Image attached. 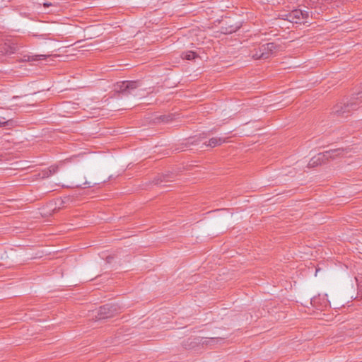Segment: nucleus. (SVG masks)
<instances>
[{
    "label": "nucleus",
    "mask_w": 362,
    "mask_h": 362,
    "mask_svg": "<svg viewBox=\"0 0 362 362\" xmlns=\"http://www.w3.org/2000/svg\"><path fill=\"white\" fill-rule=\"evenodd\" d=\"M120 307L117 304L108 303L99 308L95 315L96 320H103L113 317L120 310Z\"/></svg>",
    "instance_id": "1"
},
{
    "label": "nucleus",
    "mask_w": 362,
    "mask_h": 362,
    "mask_svg": "<svg viewBox=\"0 0 362 362\" xmlns=\"http://www.w3.org/2000/svg\"><path fill=\"white\" fill-rule=\"evenodd\" d=\"M284 19L293 23H306V20L309 17V12L308 11H303L300 9H294L284 15Z\"/></svg>",
    "instance_id": "2"
},
{
    "label": "nucleus",
    "mask_w": 362,
    "mask_h": 362,
    "mask_svg": "<svg viewBox=\"0 0 362 362\" xmlns=\"http://www.w3.org/2000/svg\"><path fill=\"white\" fill-rule=\"evenodd\" d=\"M139 86V82L135 81H122L118 84L117 91L124 95L132 94V90H135Z\"/></svg>",
    "instance_id": "3"
},
{
    "label": "nucleus",
    "mask_w": 362,
    "mask_h": 362,
    "mask_svg": "<svg viewBox=\"0 0 362 362\" xmlns=\"http://www.w3.org/2000/svg\"><path fill=\"white\" fill-rule=\"evenodd\" d=\"M259 52H264L263 59H268L277 49L279 46L274 42H268L261 45Z\"/></svg>",
    "instance_id": "4"
},
{
    "label": "nucleus",
    "mask_w": 362,
    "mask_h": 362,
    "mask_svg": "<svg viewBox=\"0 0 362 362\" xmlns=\"http://www.w3.org/2000/svg\"><path fill=\"white\" fill-rule=\"evenodd\" d=\"M18 49L19 47L16 43L8 41L1 45V52L9 55L17 52Z\"/></svg>",
    "instance_id": "5"
},
{
    "label": "nucleus",
    "mask_w": 362,
    "mask_h": 362,
    "mask_svg": "<svg viewBox=\"0 0 362 362\" xmlns=\"http://www.w3.org/2000/svg\"><path fill=\"white\" fill-rule=\"evenodd\" d=\"M202 338L201 337L194 338H188L182 342V346L185 349H194L199 345H202Z\"/></svg>",
    "instance_id": "6"
},
{
    "label": "nucleus",
    "mask_w": 362,
    "mask_h": 362,
    "mask_svg": "<svg viewBox=\"0 0 362 362\" xmlns=\"http://www.w3.org/2000/svg\"><path fill=\"white\" fill-rule=\"evenodd\" d=\"M326 162V158H325V155L323 153H320L317 156H313L309 161L308 164V168H314L322 163Z\"/></svg>",
    "instance_id": "7"
},
{
    "label": "nucleus",
    "mask_w": 362,
    "mask_h": 362,
    "mask_svg": "<svg viewBox=\"0 0 362 362\" xmlns=\"http://www.w3.org/2000/svg\"><path fill=\"white\" fill-rule=\"evenodd\" d=\"M344 153V150L343 148H336L325 151L323 152V155H325L326 161H327L329 159H335L338 156L343 155Z\"/></svg>",
    "instance_id": "8"
},
{
    "label": "nucleus",
    "mask_w": 362,
    "mask_h": 362,
    "mask_svg": "<svg viewBox=\"0 0 362 362\" xmlns=\"http://www.w3.org/2000/svg\"><path fill=\"white\" fill-rule=\"evenodd\" d=\"M202 341L201 342L202 346H214L220 341L223 340V338L222 337H202Z\"/></svg>",
    "instance_id": "9"
},
{
    "label": "nucleus",
    "mask_w": 362,
    "mask_h": 362,
    "mask_svg": "<svg viewBox=\"0 0 362 362\" xmlns=\"http://www.w3.org/2000/svg\"><path fill=\"white\" fill-rule=\"evenodd\" d=\"M59 165H53L42 172V177H49L57 173L59 170Z\"/></svg>",
    "instance_id": "10"
},
{
    "label": "nucleus",
    "mask_w": 362,
    "mask_h": 362,
    "mask_svg": "<svg viewBox=\"0 0 362 362\" xmlns=\"http://www.w3.org/2000/svg\"><path fill=\"white\" fill-rule=\"evenodd\" d=\"M226 139L225 138H222V137H213V138H211V139H210L209 140L208 144L204 143V144L206 146H209V147L214 148V147H216V146L221 145L222 144L226 142Z\"/></svg>",
    "instance_id": "11"
},
{
    "label": "nucleus",
    "mask_w": 362,
    "mask_h": 362,
    "mask_svg": "<svg viewBox=\"0 0 362 362\" xmlns=\"http://www.w3.org/2000/svg\"><path fill=\"white\" fill-rule=\"evenodd\" d=\"M73 202V197L71 196H65L60 199H58L56 202V204L58 205V208L61 209L66 206L71 202Z\"/></svg>",
    "instance_id": "12"
},
{
    "label": "nucleus",
    "mask_w": 362,
    "mask_h": 362,
    "mask_svg": "<svg viewBox=\"0 0 362 362\" xmlns=\"http://www.w3.org/2000/svg\"><path fill=\"white\" fill-rule=\"evenodd\" d=\"M15 121L5 116H0V127H4L7 126H13Z\"/></svg>",
    "instance_id": "13"
},
{
    "label": "nucleus",
    "mask_w": 362,
    "mask_h": 362,
    "mask_svg": "<svg viewBox=\"0 0 362 362\" xmlns=\"http://www.w3.org/2000/svg\"><path fill=\"white\" fill-rule=\"evenodd\" d=\"M239 28H240L239 25H229L227 27L221 26V33L223 34H231V33L235 32L236 30H238L239 29Z\"/></svg>",
    "instance_id": "14"
},
{
    "label": "nucleus",
    "mask_w": 362,
    "mask_h": 362,
    "mask_svg": "<svg viewBox=\"0 0 362 362\" xmlns=\"http://www.w3.org/2000/svg\"><path fill=\"white\" fill-rule=\"evenodd\" d=\"M181 57L186 60H192L198 57V54L193 51H187L181 54Z\"/></svg>",
    "instance_id": "15"
},
{
    "label": "nucleus",
    "mask_w": 362,
    "mask_h": 362,
    "mask_svg": "<svg viewBox=\"0 0 362 362\" xmlns=\"http://www.w3.org/2000/svg\"><path fill=\"white\" fill-rule=\"evenodd\" d=\"M263 54H264V52H259V47L258 49H254L252 52V57L255 59H263Z\"/></svg>",
    "instance_id": "16"
},
{
    "label": "nucleus",
    "mask_w": 362,
    "mask_h": 362,
    "mask_svg": "<svg viewBox=\"0 0 362 362\" xmlns=\"http://www.w3.org/2000/svg\"><path fill=\"white\" fill-rule=\"evenodd\" d=\"M159 121L161 122H168L171 120H173V115H161L158 118Z\"/></svg>",
    "instance_id": "17"
},
{
    "label": "nucleus",
    "mask_w": 362,
    "mask_h": 362,
    "mask_svg": "<svg viewBox=\"0 0 362 362\" xmlns=\"http://www.w3.org/2000/svg\"><path fill=\"white\" fill-rule=\"evenodd\" d=\"M42 5H43V6H44L45 8H48V7H49V6L54 7V8H57V4H56V3H54V4H53V3H49V2H44V3L42 4Z\"/></svg>",
    "instance_id": "18"
},
{
    "label": "nucleus",
    "mask_w": 362,
    "mask_h": 362,
    "mask_svg": "<svg viewBox=\"0 0 362 362\" xmlns=\"http://www.w3.org/2000/svg\"><path fill=\"white\" fill-rule=\"evenodd\" d=\"M187 143L192 145L197 144V139L196 137L189 138Z\"/></svg>",
    "instance_id": "19"
},
{
    "label": "nucleus",
    "mask_w": 362,
    "mask_h": 362,
    "mask_svg": "<svg viewBox=\"0 0 362 362\" xmlns=\"http://www.w3.org/2000/svg\"><path fill=\"white\" fill-rule=\"evenodd\" d=\"M24 61H30V60H36L37 59H34L33 57H32V59H31V57L30 56H25L24 57Z\"/></svg>",
    "instance_id": "20"
},
{
    "label": "nucleus",
    "mask_w": 362,
    "mask_h": 362,
    "mask_svg": "<svg viewBox=\"0 0 362 362\" xmlns=\"http://www.w3.org/2000/svg\"><path fill=\"white\" fill-rule=\"evenodd\" d=\"M83 185H85V187H91L90 183L89 182H87V181H86L83 183Z\"/></svg>",
    "instance_id": "21"
},
{
    "label": "nucleus",
    "mask_w": 362,
    "mask_h": 362,
    "mask_svg": "<svg viewBox=\"0 0 362 362\" xmlns=\"http://www.w3.org/2000/svg\"><path fill=\"white\" fill-rule=\"evenodd\" d=\"M38 57L37 59H45V55H42V54H40V55H38L37 56Z\"/></svg>",
    "instance_id": "22"
},
{
    "label": "nucleus",
    "mask_w": 362,
    "mask_h": 362,
    "mask_svg": "<svg viewBox=\"0 0 362 362\" xmlns=\"http://www.w3.org/2000/svg\"><path fill=\"white\" fill-rule=\"evenodd\" d=\"M49 12H55L54 10H50Z\"/></svg>",
    "instance_id": "23"
}]
</instances>
